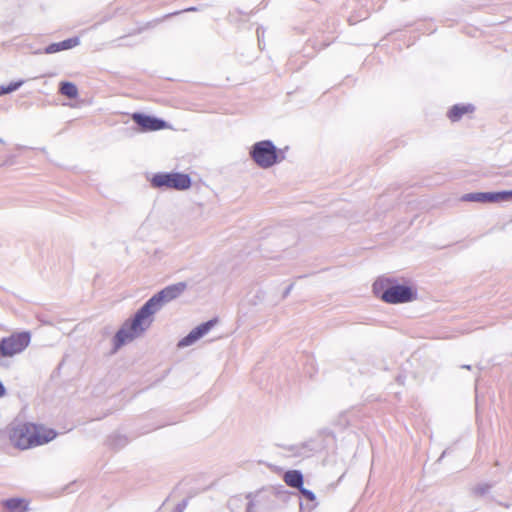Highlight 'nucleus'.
Here are the masks:
<instances>
[{"instance_id": "f257e3e1", "label": "nucleus", "mask_w": 512, "mask_h": 512, "mask_svg": "<svg viewBox=\"0 0 512 512\" xmlns=\"http://www.w3.org/2000/svg\"><path fill=\"white\" fill-rule=\"evenodd\" d=\"M186 288V282H178L166 286L149 298L131 318L122 324L114 335V352L146 331L153 322V315L160 311L164 305L181 296Z\"/></svg>"}, {"instance_id": "f03ea898", "label": "nucleus", "mask_w": 512, "mask_h": 512, "mask_svg": "<svg viewBox=\"0 0 512 512\" xmlns=\"http://www.w3.org/2000/svg\"><path fill=\"white\" fill-rule=\"evenodd\" d=\"M6 432L11 443L21 450L46 444L57 435L52 429L43 430L41 426L29 422H13L7 426Z\"/></svg>"}, {"instance_id": "7ed1b4c3", "label": "nucleus", "mask_w": 512, "mask_h": 512, "mask_svg": "<svg viewBox=\"0 0 512 512\" xmlns=\"http://www.w3.org/2000/svg\"><path fill=\"white\" fill-rule=\"evenodd\" d=\"M376 297L389 304L408 303L417 298V291L411 286L400 284L393 278L379 277L373 284Z\"/></svg>"}, {"instance_id": "20e7f679", "label": "nucleus", "mask_w": 512, "mask_h": 512, "mask_svg": "<svg viewBox=\"0 0 512 512\" xmlns=\"http://www.w3.org/2000/svg\"><path fill=\"white\" fill-rule=\"evenodd\" d=\"M249 155L255 164L262 169L271 168L285 159L284 150L278 149L271 140H261L254 143L250 148Z\"/></svg>"}, {"instance_id": "39448f33", "label": "nucleus", "mask_w": 512, "mask_h": 512, "mask_svg": "<svg viewBox=\"0 0 512 512\" xmlns=\"http://www.w3.org/2000/svg\"><path fill=\"white\" fill-rule=\"evenodd\" d=\"M191 177L181 172H158L151 179L150 184L157 189L187 190L191 187Z\"/></svg>"}, {"instance_id": "423d86ee", "label": "nucleus", "mask_w": 512, "mask_h": 512, "mask_svg": "<svg viewBox=\"0 0 512 512\" xmlns=\"http://www.w3.org/2000/svg\"><path fill=\"white\" fill-rule=\"evenodd\" d=\"M31 334L28 331L12 333L0 339V354L3 358L14 357L22 353L30 344Z\"/></svg>"}, {"instance_id": "0eeeda50", "label": "nucleus", "mask_w": 512, "mask_h": 512, "mask_svg": "<svg viewBox=\"0 0 512 512\" xmlns=\"http://www.w3.org/2000/svg\"><path fill=\"white\" fill-rule=\"evenodd\" d=\"M464 202L498 203L512 200V190L472 192L461 197Z\"/></svg>"}, {"instance_id": "6e6552de", "label": "nucleus", "mask_w": 512, "mask_h": 512, "mask_svg": "<svg viewBox=\"0 0 512 512\" xmlns=\"http://www.w3.org/2000/svg\"><path fill=\"white\" fill-rule=\"evenodd\" d=\"M132 120L143 132L159 131L167 127V122L162 118H158L156 116L148 115L141 112L133 113Z\"/></svg>"}, {"instance_id": "1a4fd4ad", "label": "nucleus", "mask_w": 512, "mask_h": 512, "mask_svg": "<svg viewBox=\"0 0 512 512\" xmlns=\"http://www.w3.org/2000/svg\"><path fill=\"white\" fill-rule=\"evenodd\" d=\"M217 323V319H210L193 328L185 337L177 344L179 348H185L193 345L203 336H205Z\"/></svg>"}, {"instance_id": "9d476101", "label": "nucleus", "mask_w": 512, "mask_h": 512, "mask_svg": "<svg viewBox=\"0 0 512 512\" xmlns=\"http://www.w3.org/2000/svg\"><path fill=\"white\" fill-rule=\"evenodd\" d=\"M217 323V319H210L193 328L185 337L177 344L179 348H185L193 345L203 336H205Z\"/></svg>"}, {"instance_id": "9b49d317", "label": "nucleus", "mask_w": 512, "mask_h": 512, "mask_svg": "<svg viewBox=\"0 0 512 512\" xmlns=\"http://www.w3.org/2000/svg\"><path fill=\"white\" fill-rule=\"evenodd\" d=\"M79 43H80V39L78 37L68 38L63 41L55 42V43H51V44L47 45L44 49V52L46 54L57 53V52H60L63 50H68V49L74 48L77 45H79Z\"/></svg>"}, {"instance_id": "f8f14e48", "label": "nucleus", "mask_w": 512, "mask_h": 512, "mask_svg": "<svg viewBox=\"0 0 512 512\" xmlns=\"http://www.w3.org/2000/svg\"><path fill=\"white\" fill-rule=\"evenodd\" d=\"M284 482L291 488L299 489L303 486L304 478L300 470H288L283 475Z\"/></svg>"}, {"instance_id": "ddd939ff", "label": "nucleus", "mask_w": 512, "mask_h": 512, "mask_svg": "<svg viewBox=\"0 0 512 512\" xmlns=\"http://www.w3.org/2000/svg\"><path fill=\"white\" fill-rule=\"evenodd\" d=\"M473 110L474 106L471 104H456L449 109L447 116L452 122H457L464 114L472 112Z\"/></svg>"}, {"instance_id": "4468645a", "label": "nucleus", "mask_w": 512, "mask_h": 512, "mask_svg": "<svg viewBox=\"0 0 512 512\" xmlns=\"http://www.w3.org/2000/svg\"><path fill=\"white\" fill-rule=\"evenodd\" d=\"M59 93L69 99H75L78 96V88L72 82L62 81L59 84Z\"/></svg>"}, {"instance_id": "2eb2a0df", "label": "nucleus", "mask_w": 512, "mask_h": 512, "mask_svg": "<svg viewBox=\"0 0 512 512\" xmlns=\"http://www.w3.org/2000/svg\"><path fill=\"white\" fill-rule=\"evenodd\" d=\"M5 507L8 512H25L27 504L21 498H10L5 501Z\"/></svg>"}, {"instance_id": "dca6fc26", "label": "nucleus", "mask_w": 512, "mask_h": 512, "mask_svg": "<svg viewBox=\"0 0 512 512\" xmlns=\"http://www.w3.org/2000/svg\"><path fill=\"white\" fill-rule=\"evenodd\" d=\"M298 490H299V492H300V494L302 495L303 498H305L307 501L313 503L311 505H307L306 509H308V511L313 510L317 506V503L315 502L316 501L315 493L313 491L305 488L304 486H302Z\"/></svg>"}, {"instance_id": "f3484780", "label": "nucleus", "mask_w": 512, "mask_h": 512, "mask_svg": "<svg viewBox=\"0 0 512 512\" xmlns=\"http://www.w3.org/2000/svg\"><path fill=\"white\" fill-rule=\"evenodd\" d=\"M24 84V80L10 82L8 85H0V96L10 94L18 90Z\"/></svg>"}, {"instance_id": "a211bd4d", "label": "nucleus", "mask_w": 512, "mask_h": 512, "mask_svg": "<svg viewBox=\"0 0 512 512\" xmlns=\"http://www.w3.org/2000/svg\"><path fill=\"white\" fill-rule=\"evenodd\" d=\"M110 445L115 449H120L128 443V439L122 435H113L109 439Z\"/></svg>"}, {"instance_id": "6ab92c4d", "label": "nucleus", "mask_w": 512, "mask_h": 512, "mask_svg": "<svg viewBox=\"0 0 512 512\" xmlns=\"http://www.w3.org/2000/svg\"><path fill=\"white\" fill-rule=\"evenodd\" d=\"M301 451H297L295 454L301 457H307L311 452L315 450L313 441H308L301 444Z\"/></svg>"}, {"instance_id": "aec40b11", "label": "nucleus", "mask_w": 512, "mask_h": 512, "mask_svg": "<svg viewBox=\"0 0 512 512\" xmlns=\"http://www.w3.org/2000/svg\"><path fill=\"white\" fill-rule=\"evenodd\" d=\"M491 487L492 485L488 483L478 484L473 488V493L477 496H484L490 491Z\"/></svg>"}, {"instance_id": "412c9836", "label": "nucleus", "mask_w": 512, "mask_h": 512, "mask_svg": "<svg viewBox=\"0 0 512 512\" xmlns=\"http://www.w3.org/2000/svg\"><path fill=\"white\" fill-rule=\"evenodd\" d=\"M187 506V500H183L181 503H179L176 507V511L177 512H183V510L186 508Z\"/></svg>"}, {"instance_id": "4be33fe9", "label": "nucleus", "mask_w": 512, "mask_h": 512, "mask_svg": "<svg viewBox=\"0 0 512 512\" xmlns=\"http://www.w3.org/2000/svg\"><path fill=\"white\" fill-rule=\"evenodd\" d=\"M293 289V284H290L283 292V298H286Z\"/></svg>"}, {"instance_id": "5701e85b", "label": "nucleus", "mask_w": 512, "mask_h": 512, "mask_svg": "<svg viewBox=\"0 0 512 512\" xmlns=\"http://www.w3.org/2000/svg\"><path fill=\"white\" fill-rule=\"evenodd\" d=\"M6 395V388L2 381L0 380V398Z\"/></svg>"}, {"instance_id": "b1692460", "label": "nucleus", "mask_w": 512, "mask_h": 512, "mask_svg": "<svg viewBox=\"0 0 512 512\" xmlns=\"http://www.w3.org/2000/svg\"><path fill=\"white\" fill-rule=\"evenodd\" d=\"M252 507H253V502H251V501H250V502L247 504L246 512H251Z\"/></svg>"}, {"instance_id": "393cba45", "label": "nucleus", "mask_w": 512, "mask_h": 512, "mask_svg": "<svg viewBox=\"0 0 512 512\" xmlns=\"http://www.w3.org/2000/svg\"><path fill=\"white\" fill-rule=\"evenodd\" d=\"M196 10H197L196 7H189V8L184 9L182 12H190V11H196Z\"/></svg>"}, {"instance_id": "a878e982", "label": "nucleus", "mask_w": 512, "mask_h": 512, "mask_svg": "<svg viewBox=\"0 0 512 512\" xmlns=\"http://www.w3.org/2000/svg\"><path fill=\"white\" fill-rule=\"evenodd\" d=\"M397 381H398L400 384H403V378H402V376H398V377H397Z\"/></svg>"}, {"instance_id": "bb28decb", "label": "nucleus", "mask_w": 512, "mask_h": 512, "mask_svg": "<svg viewBox=\"0 0 512 512\" xmlns=\"http://www.w3.org/2000/svg\"><path fill=\"white\" fill-rule=\"evenodd\" d=\"M178 13L179 12L170 13V14L166 15V17L172 16V15H177Z\"/></svg>"}, {"instance_id": "cd10ccee", "label": "nucleus", "mask_w": 512, "mask_h": 512, "mask_svg": "<svg viewBox=\"0 0 512 512\" xmlns=\"http://www.w3.org/2000/svg\"><path fill=\"white\" fill-rule=\"evenodd\" d=\"M258 39L260 40V28L257 29Z\"/></svg>"}, {"instance_id": "c85d7f7f", "label": "nucleus", "mask_w": 512, "mask_h": 512, "mask_svg": "<svg viewBox=\"0 0 512 512\" xmlns=\"http://www.w3.org/2000/svg\"><path fill=\"white\" fill-rule=\"evenodd\" d=\"M462 367L465 368V369H470L471 368L470 365H463Z\"/></svg>"}, {"instance_id": "c756f323", "label": "nucleus", "mask_w": 512, "mask_h": 512, "mask_svg": "<svg viewBox=\"0 0 512 512\" xmlns=\"http://www.w3.org/2000/svg\"><path fill=\"white\" fill-rule=\"evenodd\" d=\"M0 143H4V140L2 138H0Z\"/></svg>"}]
</instances>
